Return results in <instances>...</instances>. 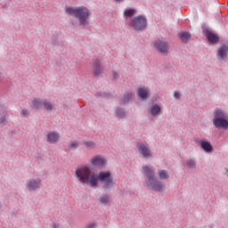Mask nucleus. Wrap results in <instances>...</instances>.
<instances>
[{
	"label": "nucleus",
	"mask_w": 228,
	"mask_h": 228,
	"mask_svg": "<svg viewBox=\"0 0 228 228\" xmlns=\"http://www.w3.org/2000/svg\"><path fill=\"white\" fill-rule=\"evenodd\" d=\"M76 177L82 184H87L95 188L99 184V181L102 183V190H111L115 186L113 176L110 171H102L96 176L95 173L88 167H83L76 169Z\"/></svg>",
	"instance_id": "nucleus-1"
},
{
	"label": "nucleus",
	"mask_w": 228,
	"mask_h": 228,
	"mask_svg": "<svg viewBox=\"0 0 228 228\" xmlns=\"http://www.w3.org/2000/svg\"><path fill=\"white\" fill-rule=\"evenodd\" d=\"M142 174L148 190H153V191H159V193H163V191H165V183L158 180L156 177V169L154 167L143 166Z\"/></svg>",
	"instance_id": "nucleus-2"
},
{
	"label": "nucleus",
	"mask_w": 228,
	"mask_h": 228,
	"mask_svg": "<svg viewBox=\"0 0 228 228\" xmlns=\"http://www.w3.org/2000/svg\"><path fill=\"white\" fill-rule=\"evenodd\" d=\"M66 13L69 15H74L76 19L78 20L79 26H81L83 28H86L88 24H90V21L88 20L90 19V10L85 6L80 7H67L66 8Z\"/></svg>",
	"instance_id": "nucleus-3"
},
{
	"label": "nucleus",
	"mask_w": 228,
	"mask_h": 228,
	"mask_svg": "<svg viewBox=\"0 0 228 228\" xmlns=\"http://www.w3.org/2000/svg\"><path fill=\"white\" fill-rule=\"evenodd\" d=\"M213 124L216 129H224L225 131H227L228 129L227 112L222 109L216 108L214 110Z\"/></svg>",
	"instance_id": "nucleus-4"
},
{
	"label": "nucleus",
	"mask_w": 228,
	"mask_h": 228,
	"mask_svg": "<svg viewBox=\"0 0 228 228\" xmlns=\"http://www.w3.org/2000/svg\"><path fill=\"white\" fill-rule=\"evenodd\" d=\"M130 26L135 31H145L147 29V18L142 15L135 16L133 18Z\"/></svg>",
	"instance_id": "nucleus-5"
},
{
	"label": "nucleus",
	"mask_w": 228,
	"mask_h": 228,
	"mask_svg": "<svg viewBox=\"0 0 228 228\" xmlns=\"http://www.w3.org/2000/svg\"><path fill=\"white\" fill-rule=\"evenodd\" d=\"M137 149H138L139 154L142 158H146V159L152 158V151H151V148H149V144L142 142H138Z\"/></svg>",
	"instance_id": "nucleus-6"
},
{
	"label": "nucleus",
	"mask_w": 228,
	"mask_h": 228,
	"mask_svg": "<svg viewBox=\"0 0 228 228\" xmlns=\"http://www.w3.org/2000/svg\"><path fill=\"white\" fill-rule=\"evenodd\" d=\"M154 47L159 53L167 56L168 54V50L170 49V45L167 41L157 39L154 43Z\"/></svg>",
	"instance_id": "nucleus-7"
},
{
	"label": "nucleus",
	"mask_w": 228,
	"mask_h": 228,
	"mask_svg": "<svg viewBox=\"0 0 228 228\" xmlns=\"http://www.w3.org/2000/svg\"><path fill=\"white\" fill-rule=\"evenodd\" d=\"M91 163L95 168H104L108 163V160H106L102 155H97L92 158Z\"/></svg>",
	"instance_id": "nucleus-8"
},
{
	"label": "nucleus",
	"mask_w": 228,
	"mask_h": 228,
	"mask_svg": "<svg viewBox=\"0 0 228 228\" xmlns=\"http://www.w3.org/2000/svg\"><path fill=\"white\" fill-rule=\"evenodd\" d=\"M203 33L206 35L207 40L209 42V44L215 45L220 42V37H218L217 34L213 33L208 28H203Z\"/></svg>",
	"instance_id": "nucleus-9"
},
{
	"label": "nucleus",
	"mask_w": 228,
	"mask_h": 228,
	"mask_svg": "<svg viewBox=\"0 0 228 228\" xmlns=\"http://www.w3.org/2000/svg\"><path fill=\"white\" fill-rule=\"evenodd\" d=\"M228 55V42L223 43L216 53V57L219 60H225Z\"/></svg>",
	"instance_id": "nucleus-10"
},
{
	"label": "nucleus",
	"mask_w": 228,
	"mask_h": 228,
	"mask_svg": "<svg viewBox=\"0 0 228 228\" xmlns=\"http://www.w3.org/2000/svg\"><path fill=\"white\" fill-rule=\"evenodd\" d=\"M40 183H42V180H40L39 178L30 179L27 183V188L28 191H35V190H38V188H40Z\"/></svg>",
	"instance_id": "nucleus-11"
},
{
	"label": "nucleus",
	"mask_w": 228,
	"mask_h": 228,
	"mask_svg": "<svg viewBox=\"0 0 228 228\" xmlns=\"http://www.w3.org/2000/svg\"><path fill=\"white\" fill-rule=\"evenodd\" d=\"M93 74L94 76H101V74H102V67L101 66V60L99 59L93 61Z\"/></svg>",
	"instance_id": "nucleus-12"
},
{
	"label": "nucleus",
	"mask_w": 228,
	"mask_h": 228,
	"mask_svg": "<svg viewBox=\"0 0 228 228\" xmlns=\"http://www.w3.org/2000/svg\"><path fill=\"white\" fill-rule=\"evenodd\" d=\"M198 145L205 151V152H213V145L211 142L206 140H200Z\"/></svg>",
	"instance_id": "nucleus-13"
},
{
	"label": "nucleus",
	"mask_w": 228,
	"mask_h": 228,
	"mask_svg": "<svg viewBox=\"0 0 228 228\" xmlns=\"http://www.w3.org/2000/svg\"><path fill=\"white\" fill-rule=\"evenodd\" d=\"M134 97V94L133 92L126 93L120 100L119 104L126 105L133 102V99Z\"/></svg>",
	"instance_id": "nucleus-14"
},
{
	"label": "nucleus",
	"mask_w": 228,
	"mask_h": 228,
	"mask_svg": "<svg viewBox=\"0 0 228 228\" xmlns=\"http://www.w3.org/2000/svg\"><path fill=\"white\" fill-rule=\"evenodd\" d=\"M60 140V134L56 132H50L47 134V140L48 143H56Z\"/></svg>",
	"instance_id": "nucleus-15"
},
{
	"label": "nucleus",
	"mask_w": 228,
	"mask_h": 228,
	"mask_svg": "<svg viewBox=\"0 0 228 228\" xmlns=\"http://www.w3.org/2000/svg\"><path fill=\"white\" fill-rule=\"evenodd\" d=\"M137 95L142 99H149L151 95L149 94V88L148 87H140L137 92Z\"/></svg>",
	"instance_id": "nucleus-16"
},
{
	"label": "nucleus",
	"mask_w": 228,
	"mask_h": 228,
	"mask_svg": "<svg viewBox=\"0 0 228 228\" xmlns=\"http://www.w3.org/2000/svg\"><path fill=\"white\" fill-rule=\"evenodd\" d=\"M8 112L6 110H3L0 112V126L1 127H4L6 124H8Z\"/></svg>",
	"instance_id": "nucleus-17"
},
{
	"label": "nucleus",
	"mask_w": 228,
	"mask_h": 228,
	"mask_svg": "<svg viewBox=\"0 0 228 228\" xmlns=\"http://www.w3.org/2000/svg\"><path fill=\"white\" fill-rule=\"evenodd\" d=\"M30 107L33 108L34 110H40V108H44V104L42 102V100H40V98H35L32 101Z\"/></svg>",
	"instance_id": "nucleus-18"
},
{
	"label": "nucleus",
	"mask_w": 228,
	"mask_h": 228,
	"mask_svg": "<svg viewBox=\"0 0 228 228\" xmlns=\"http://www.w3.org/2000/svg\"><path fill=\"white\" fill-rule=\"evenodd\" d=\"M179 38L183 44H187L188 41L191 40V34L190 32H181L179 34Z\"/></svg>",
	"instance_id": "nucleus-19"
},
{
	"label": "nucleus",
	"mask_w": 228,
	"mask_h": 228,
	"mask_svg": "<svg viewBox=\"0 0 228 228\" xmlns=\"http://www.w3.org/2000/svg\"><path fill=\"white\" fill-rule=\"evenodd\" d=\"M160 113H161V107H159V105L154 104L151 106V114L152 115V117H158V115H159Z\"/></svg>",
	"instance_id": "nucleus-20"
},
{
	"label": "nucleus",
	"mask_w": 228,
	"mask_h": 228,
	"mask_svg": "<svg viewBox=\"0 0 228 228\" xmlns=\"http://www.w3.org/2000/svg\"><path fill=\"white\" fill-rule=\"evenodd\" d=\"M43 106L46 111H53V108H54L53 102H48L47 99L43 100Z\"/></svg>",
	"instance_id": "nucleus-21"
},
{
	"label": "nucleus",
	"mask_w": 228,
	"mask_h": 228,
	"mask_svg": "<svg viewBox=\"0 0 228 228\" xmlns=\"http://www.w3.org/2000/svg\"><path fill=\"white\" fill-rule=\"evenodd\" d=\"M158 174H159V179H160L161 181H163L164 179H168L169 177L168 171L165 169L159 170Z\"/></svg>",
	"instance_id": "nucleus-22"
},
{
	"label": "nucleus",
	"mask_w": 228,
	"mask_h": 228,
	"mask_svg": "<svg viewBox=\"0 0 228 228\" xmlns=\"http://www.w3.org/2000/svg\"><path fill=\"white\" fill-rule=\"evenodd\" d=\"M186 167L187 168L195 169L197 168V161H195L193 159H188L186 160Z\"/></svg>",
	"instance_id": "nucleus-23"
},
{
	"label": "nucleus",
	"mask_w": 228,
	"mask_h": 228,
	"mask_svg": "<svg viewBox=\"0 0 228 228\" xmlns=\"http://www.w3.org/2000/svg\"><path fill=\"white\" fill-rule=\"evenodd\" d=\"M100 204H102V206L110 204V196L108 194H103L100 197Z\"/></svg>",
	"instance_id": "nucleus-24"
},
{
	"label": "nucleus",
	"mask_w": 228,
	"mask_h": 228,
	"mask_svg": "<svg viewBox=\"0 0 228 228\" xmlns=\"http://www.w3.org/2000/svg\"><path fill=\"white\" fill-rule=\"evenodd\" d=\"M116 116L118 117V118H124V117H126V110L122 108H117Z\"/></svg>",
	"instance_id": "nucleus-25"
},
{
	"label": "nucleus",
	"mask_w": 228,
	"mask_h": 228,
	"mask_svg": "<svg viewBox=\"0 0 228 228\" xmlns=\"http://www.w3.org/2000/svg\"><path fill=\"white\" fill-rule=\"evenodd\" d=\"M83 144L86 149H93V147H97V144L94 141H83Z\"/></svg>",
	"instance_id": "nucleus-26"
},
{
	"label": "nucleus",
	"mask_w": 228,
	"mask_h": 228,
	"mask_svg": "<svg viewBox=\"0 0 228 228\" xmlns=\"http://www.w3.org/2000/svg\"><path fill=\"white\" fill-rule=\"evenodd\" d=\"M134 13H136V10L134 9H126L124 12L125 17H128V18L133 17Z\"/></svg>",
	"instance_id": "nucleus-27"
},
{
	"label": "nucleus",
	"mask_w": 228,
	"mask_h": 228,
	"mask_svg": "<svg viewBox=\"0 0 228 228\" xmlns=\"http://www.w3.org/2000/svg\"><path fill=\"white\" fill-rule=\"evenodd\" d=\"M96 97H105V99H110V97H111V94H110V93H98V94H96Z\"/></svg>",
	"instance_id": "nucleus-28"
},
{
	"label": "nucleus",
	"mask_w": 228,
	"mask_h": 228,
	"mask_svg": "<svg viewBox=\"0 0 228 228\" xmlns=\"http://www.w3.org/2000/svg\"><path fill=\"white\" fill-rule=\"evenodd\" d=\"M69 149H71L72 151H76V149H79V143H77V142H71L69 144Z\"/></svg>",
	"instance_id": "nucleus-29"
},
{
	"label": "nucleus",
	"mask_w": 228,
	"mask_h": 228,
	"mask_svg": "<svg viewBox=\"0 0 228 228\" xmlns=\"http://www.w3.org/2000/svg\"><path fill=\"white\" fill-rule=\"evenodd\" d=\"M21 115L26 118H28L29 117V110H28L27 109H23L21 110Z\"/></svg>",
	"instance_id": "nucleus-30"
},
{
	"label": "nucleus",
	"mask_w": 228,
	"mask_h": 228,
	"mask_svg": "<svg viewBox=\"0 0 228 228\" xmlns=\"http://www.w3.org/2000/svg\"><path fill=\"white\" fill-rule=\"evenodd\" d=\"M112 77L113 79H118V77H120V75H118V72L117 71H112Z\"/></svg>",
	"instance_id": "nucleus-31"
},
{
	"label": "nucleus",
	"mask_w": 228,
	"mask_h": 228,
	"mask_svg": "<svg viewBox=\"0 0 228 228\" xmlns=\"http://www.w3.org/2000/svg\"><path fill=\"white\" fill-rule=\"evenodd\" d=\"M174 97H175V99H176V100L181 99V93H179L178 91H175V92L174 93Z\"/></svg>",
	"instance_id": "nucleus-32"
},
{
	"label": "nucleus",
	"mask_w": 228,
	"mask_h": 228,
	"mask_svg": "<svg viewBox=\"0 0 228 228\" xmlns=\"http://www.w3.org/2000/svg\"><path fill=\"white\" fill-rule=\"evenodd\" d=\"M70 24H71V26H73V28H77V26H79V23H77V21H76L74 20H72L70 21Z\"/></svg>",
	"instance_id": "nucleus-33"
},
{
	"label": "nucleus",
	"mask_w": 228,
	"mask_h": 228,
	"mask_svg": "<svg viewBox=\"0 0 228 228\" xmlns=\"http://www.w3.org/2000/svg\"><path fill=\"white\" fill-rule=\"evenodd\" d=\"M52 44L53 45H60V44L58 43V40L56 39V37H53Z\"/></svg>",
	"instance_id": "nucleus-34"
},
{
	"label": "nucleus",
	"mask_w": 228,
	"mask_h": 228,
	"mask_svg": "<svg viewBox=\"0 0 228 228\" xmlns=\"http://www.w3.org/2000/svg\"><path fill=\"white\" fill-rule=\"evenodd\" d=\"M94 227H95V224H90L86 228H94Z\"/></svg>",
	"instance_id": "nucleus-35"
},
{
	"label": "nucleus",
	"mask_w": 228,
	"mask_h": 228,
	"mask_svg": "<svg viewBox=\"0 0 228 228\" xmlns=\"http://www.w3.org/2000/svg\"><path fill=\"white\" fill-rule=\"evenodd\" d=\"M53 228H60V224H53Z\"/></svg>",
	"instance_id": "nucleus-36"
},
{
	"label": "nucleus",
	"mask_w": 228,
	"mask_h": 228,
	"mask_svg": "<svg viewBox=\"0 0 228 228\" xmlns=\"http://www.w3.org/2000/svg\"><path fill=\"white\" fill-rule=\"evenodd\" d=\"M124 0H115L116 3H122Z\"/></svg>",
	"instance_id": "nucleus-37"
},
{
	"label": "nucleus",
	"mask_w": 228,
	"mask_h": 228,
	"mask_svg": "<svg viewBox=\"0 0 228 228\" xmlns=\"http://www.w3.org/2000/svg\"><path fill=\"white\" fill-rule=\"evenodd\" d=\"M2 207H3V206H2L1 203H0V209H1Z\"/></svg>",
	"instance_id": "nucleus-38"
}]
</instances>
